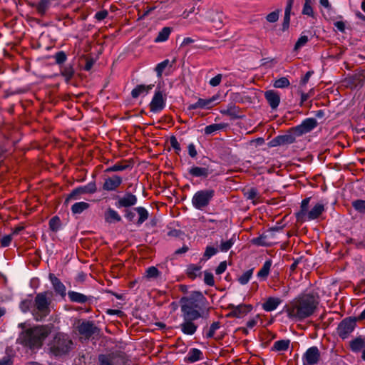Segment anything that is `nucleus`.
Returning <instances> with one entry per match:
<instances>
[{
  "instance_id": "obj_41",
  "label": "nucleus",
  "mask_w": 365,
  "mask_h": 365,
  "mask_svg": "<svg viewBox=\"0 0 365 365\" xmlns=\"http://www.w3.org/2000/svg\"><path fill=\"white\" fill-rule=\"evenodd\" d=\"M172 31V28L164 27L158 34L155 39V42H163L168 39Z\"/></svg>"
},
{
  "instance_id": "obj_3",
  "label": "nucleus",
  "mask_w": 365,
  "mask_h": 365,
  "mask_svg": "<svg viewBox=\"0 0 365 365\" xmlns=\"http://www.w3.org/2000/svg\"><path fill=\"white\" fill-rule=\"evenodd\" d=\"M51 324L36 325L21 331L16 342L31 350L38 349L43 346V341L51 333Z\"/></svg>"
},
{
  "instance_id": "obj_39",
  "label": "nucleus",
  "mask_w": 365,
  "mask_h": 365,
  "mask_svg": "<svg viewBox=\"0 0 365 365\" xmlns=\"http://www.w3.org/2000/svg\"><path fill=\"white\" fill-rule=\"evenodd\" d=\"M134 210L138 214L139 217L136 222L137 225H141L146 221L149 217V213L148 210L143 207H137L134 208Z\"/></svg>"
},
{
  "instance_id": "obj_19",
  "label": "nucleus",
  "mask_w": 365,
  "mask_h": 365,
  "mask_svg": "<svg viewBox=\"0 0 365 365\" xmlns=\"http://www.w3.org/2000/svg\"><path fill=\"white\" fill-rule=\"evenodd\" d=\"M229 307L231 309L230 315L237 318L243 317L252 309L251 304H241L238 306L230 305Z\"/></svg>"
},
{
  "instance_id": "obj_57",
  "label": "nucleus",
  "mask_w": 365,
  "mask_h": 365,
  "mask_svg": "<svg viewBox=\"0 0 365 365\" xmlns=\"http://www.w3.org/2000/svg\"><path fill=\"white\" fill-rule=\"evenodd\" d=\"M217 252V249L212 247V246H207L205 248V251L203 255V258L205 259H207L215 255Z\"/></svg>"
},
{
  "instance_id": "obj_4",
  "label": "nucleus",
  "mask_w": 365,
  "mask_h": 365,
  "mask_svg": "<svg viewBox=\"0 0 365 365\" xmlns=\"http://www.w3.org/2000/svg\"><path fill=\"white\" fill-rule=\"evenodd\" d=\"M48 345L49 352L56 357L68 354L74 348V343L71 336L61 331L53 335Z\"/></svg>"
},
{
  "instance_id": "obj_18",
  "label": "nucleus",
  "mask_w": 365,
  "mask_h": 365,
  "mask_svg": "<svg viewBox=\"0 0 365 365\" xmlns=\"http://www.w3.org/2000/svg\"><path fill=\"white\" fill-rule=\"evenodd\" d=\"M137 200V197L135 195L127 192L123 197L118 198L115 205L118 207H130L135 205Z\"/></svg>"
},
{
  "instance_id": "obj_52",
  "label": "nucleus",
  "mask_w": 365,
  "mask_h": 365,
  "mask_svg": "<svg viewBox=\"0 0 365 365\" xmlns=\"http://www.w3.org/2000/svg\"><path fill=\"white\" fill-rule=\"evenodd\" d=\"M312 5L313 4H310L309 3L304 2L302 9V14L315 18V14L313 10Z\"/></svg>"
},
{
  "instance_id": "obj_32",
  "label": "nucleus",
  "mask_w": 365,
  "mask_h": 365,
  "mask_svg": "<svg viewBox=\"0 0 365 365\" xmlns=\"http://www.w3.org/2000/svg\"><path fill=\"white\" fill-rule=\"evenodd\" d=\"M311 197H306L302 201L300 210L296 214V218L298 222H303L305 220L304 217L308 212V206Z\"/></svg>"
},
{
  "instance_id": "obj_31",
  "label": "nucleus",
  "mask_w": 365,
  "mask_h": 365,
  "mask_svg": "<svg viewBox=\"0 0 365 365\" xmlns=\"http://www.w3.org/2000/svg\"><path fill=\"white\" fill-rule=\"evenodd\" d=\"M294 0H288L284 11V16L282 23V31H286L289 29L290 22L291 10L293 6Z\"/></svg>"
},
{
  "instance_id": "obj_28",
  "label": "nucleus",
  "mask_w": 365,
  "mask_h": 365,
  "mask_svg": "<svg viewBox=\"0 0 365 365\" xmlns=\"http://www.w3.org/2000/svg\"><path fill=\"white\" fill-rule=\"evenodd\" d=\"M324 205L321 203L316 204L310 211L307 212L306 215L308 220H313L317 219L324 212Z\"/></svg>"
},
{
  "instance_id": "obj_1",
  "label": "nucleus",
  "mask_w": 365,
  "mask_h": 365,
  "mask_svg": "<svg viewBox=\"0 0 365 365\" xmlns=\"http://www.w3.org/2000/svg\"><path fill=\"white\" fill-rule=\"evenodd\" d=\"M318 305L319 301L313 294H302L287 303L284 310L288 318L301 322L311 317Z\"/></svg>"
},
{
  "instance_id": "obj_55",
  "label": "nucleus",
  "mask_w": 365,
  "mask_h": 365,
  "mask_svg": "<svg viewBox=\"0 0 365 365\" xmlns=\"http://www.w3.org/2000/svg\"><path fill=\"white\" fill-rule=\"evenodd\" d=\"M220 327V323L219 322H213L210 327L209 331L206 334L207 338H213L215 334V331Z\"/></svg>"
},
{
  "instance_id": "obj_48",
  "label": "nucleus",
  "mask_w": 365,
  "mask_h": 365,
  "mask_svg": "<svg viewBox=\"0 0 365 365\" xmlns=\"http://www.w3.org/2000/svg\"><path fill=\"white\" fill-rule=\"evenodd\" d=\"M290 86V82L287 77H282L274 81L273 86L277 88H284Z\"/></svg>"
},
{
  "instance_id": "obj_24",
  "label": "nucleus",
  "mask_w": 365,
  "mask_h": 365,
  "mask_svg": "<svg viewBox=\"0 0 365 365\" xmlns=\"http://www.w3.org/2000/svg\"><path fill=\"white\" fill-rule=\"evenodd\" d=\"M68 297L71 302L78 304H86L92 298L91 296H87L75 291H68Z\"/></svg>"
},
{
  "instance_id": "obj_2",
  "label": "nucleus",
  "mask_w": 365,
  "mask_h": 365,
  "mask_svg": "<svg viewBox=\"0 0 365 365\" xmlns=\"http://www.w3.org/2000/svg\"><path fill=\"white\" fill-rule=\"evenodd\" d=\"M182 317L199 319L209 314L210 307L206 297L199 291L192 292L189 297L180 300Z\"/></svg>"
},
{
  "instance_id": "obj_60",
  "label": "nucleus",
  "mask_w": 365,
  "mask_h": 365,
  "mask_svg": "<svg viewBox=\"0 0 365 365\" xmlns=\"http://www.w3.org/2000/svg\"><path fill=\"white\" fill-rule=\"evenodd\" d=\"M308 41L309 38L307 36H302L296 42L294 49L297 51L301 47L304 46L308 42Z\"/></svg>"
},
{
  "instance_id": "obj_8",
  "label": "nucleus",
  "mask_w": 365,
  "mask_h": 365,
  "mask_svg": "<svg viewBox=\"0 0 365 365\" xmlns=\"http://www.w3.org/2000/svg\"><path fill=\"white\" fill-rule=\"evenodd\" d=\"M356 317H349L342 319L336 328L338 336L341 339H345L354 331L356 327Z\"/></svg>"
},
{
  "instance_id": "obj_9",
  "label": "nucleus",
  "mask_w": 365,
  "mask_h": 365,
  "mask_svg": "<svg viewBox=\"0 0 365 365\" xmlns=\"http://www.w3.org/2000/svg\"><path fill=\"white\" fill-rule=\"evenodd\" d=\"M282 227H276L270 228L266 234L261 235L252 239L251 242L257 246L271 247L277 242L274 241V231H279Z\"/></svg>"
},
{
  "instance_id": "obj_29",
  "label": "nucleus",
  "mask_w": 365,
  "mask_h": 365,
  "mask_svg": "<svg viewBox=\"0 0 365 365\" xmlns=\"http://www.w3.org/2000/svg\"><path fill=\"white\" fill-rule=\"evenodd\" d=\"M61 75L63 77L65 81L68 83L73 78L75 74V69L73 65L68 64L61 67Z\"/></svg>"
},
{
  "instance_id": "obj_33",
  "label": "nucleus",
  "mask_w": 365,
  "mask_h": 365,
  "mask_svg": "<svg viewBox=\"0 0 365 365\" xmlns=\"http://www.w3.org/2000/svg\"><path fill=\"white\" fill-rule=\"evenodd\" d=\"M202 355L203 354L200 349L192 348L189 351L185 361L188 363H194L202 359Z\"/></svg>"
},
{
  "instance_id": "obj_58",
  "label": "nucleus",
  "mask_w": 365,
  "mask_h": 365,
  "mask_svg": "<svg viewBox=\"0 0 365 365\" xmlns=\"http://www.w3.org/2000/svg\"><path fill=\"white\" fill-rule=\"evenodd\" d=\"M32 304H33L32 300L24 299L21 302L19 307H20L21 310L23 312L26 313V312L30 311Z\"/></svg>"
},
{
  "instance_id": "obj_34",
  "label": "nucleus",
  "mask_w": 365,
  "mask_h": 365,
  "mask_svg": "<svg viewBox=\"0 0 365 365\" xmlns=\"http://www.w3.org/2000/svg\"><path fill=\"white\" fill-rule=\"evenodd\" d=\"M105 220L108 223H115L121 221V217L112 208H108L105 212Z\"/></svg>"
},
{
  "instance_id": "obj_62",
  "label": "nucleus",
  "mask_w": 365,
  "mask_h": 365,
  "mask_svg": "<svg viewBox=\"0 0 365 365\" xmlns=\"http://www.w3.org/2000/svg\"><path fill=\"white\" fill-rule=\"evenodd\" d=\"M83 58H84V59L86 61V64H85V66L83 67V69L85 71H90L92 68V67H93V64L95 63V61L91 57L83 56Z\"/></svg>"
},
{
  "instance_id": "obj_6",
  "label": "nucleus",
  "mask_w": 365,
  "mask_h": 365,
  "mask_svg": "<svg viewBox=\"0 0 365 365\" xmlns=\"http://www.w3.org/2000/svg\"><path fill=\"white\" fill-rule=\"evenodd\" d=\"M128 362L127 354L121 351L102 354L98 356V365H128Z\"/></svg>"
},
{
  "instance_id": "obj_40",
  "label": "nucleus",
  "mask_w": 365,
  "mask_h": 365,
  "mask_svg": "<svg viewBox=\"0 0 365 365\" xmlns=\"http://www.w3.org/2000/svg\"><path fill=\"white\" fill-rule=\"evenodd\" d=\"M289 344L290 341L289 339L277 341L274 343L272 350L275 351H286L288 349Z\"/></svg>"
},
{
  "instance_id": "obj_17",
  "label": "nucleus",
  "mask_w": 365,
  "mask_h": 365,
  "mask_svg": "<svg viewBox=\"0 0 365 365\" xmlns=\"http://www.w3.org/2000/svg\"><path fill=\"white\" fill-rule=\"evenodd\" d=\"M365 81V72L361 71L351 76H348L345 79L346 86L351 88H355L358 86H362Z\"/></svg>"
},
{
  "instance_id": "obj_37",
  "label": "nucleus",
  "mask_w": 365,
  "mask_h": 365,
  "mask_svg": "<svg viewBox=\"0 0 365 365\" xmlns=\"http://www.w3.org/2000/svg\"><path fill=\"white\" fill-rule=\"evenodd\" d=\"M200 269L201 266L200 265L194 264H189L186 272L187 276L191 279H195L197 276L200 275Z\"/></svg>"
},
{
  "instance_id": "obj_10",
  "label": "nucleus",
  "mask_w": 365,
  "mask_h": 365,
  "mask_svg": "<svg viewBox=\"0 0 365 365\" xmlns=\"http://www.w3.org/2000/svg\"><path fill=\"white\" fill-rule=\"evenodd\" d=\"M97 191V185L95 181H92L84 186H80L73 189L67 197L66 201L77 200L83 195L93 194Z\"/></svg>"
},
{
  "instance_id": "obj_27",
  "label": "nucleus",
  "mask_w": 365,
  "mask_h": 365,
  "mask_svg": "<svg viewBox=\"0 0 365 365\" xmlns=\"http://www.w3.org/2000/svg\"><path fill=\"white\" fill-rule=\"evenodd\" d=\"M365 348V337L359 336L349 341V349L353 352H359Z\"/></svg>"
},
{
  "instance_id": "obj_54",
  "label": "nucleus",
  "mask_w": 365,
  "mask_h": 365,
  "mask_svg": "<svg viewBox=\"0 0 365 365\" xmlns=\"http://www.w3.org/2000/svg\"><path fill=\"white\" fill-rule=\"evenodd\" d=\"M235 242L234 238H231L227 241H222L221 242V244L220 245V250L222 252H227L233 245Z\"/></svg>"
},
{
  "instance_id": "obj_63",
  "label": "nucleus",
  "mask_w": 365,
  "mask_h": 365,
  "mask_svg": "<svg viewBox=\"0 0 365 365\" xmlns=\"http://www.w3.org/2000/svg\"><path fill=\"white\" fill-rule=\"evenodd\" d=\"M11 240H12V235H8L4 236L1 239V247H6L9 246V245L11 242Z\"/></svg>"
},
{
  "instance_id": "obj_45",
  "label": "nucleus",
  "mask_w": 365,
  "mask_h": 365,
  "mask_svg": "<svg viewBox=\"0 0 365 365\" xmlns=\"http://www.w3.org/2000/svg\"><path fill=\"white\" fill-rule=\"evenodd\" d=\"M225 127H226V125L223 124V123H218V124L215 123V124L209 125L205 127V133L206 135H210V134H212L217 130L223 129Z\"/></svg>"
},
{
  "instance_id": "obj_16",
  "label": "nucleus",
  "mask_w": 365,
  "mask_h": 365,
  "mask_svg": "<svg viewBox=\"0 0 365 365\" xmlns=\"http://www.w3.org/2000/svg\"><path fill=\"white\" fill-rule=\"evenodd\" d=\"M123 182L120 176L115 175L105 178L102 189L106 191H115Z\"/></svg>"
},
{
  "instance_id": "obj_25",
  "label": "nucleus",
  "mask_w": 365,
  "mask_h": 365,
  "mask_svg": "<svg viewBox=\"0 0 365 365\" xmlns=\"http://www.w3.org/2000/svg\"><path fill=\"white\" fill-rule=\"evenodd\" d=\"M217 99V97L213 96L208 99L199 98L197 101L193 104L189 106V110H195L197 108H212V103Z\"/></svg>"
},
{
  "instance_id": "obj_26",
  "label": "nucleus",
  "mask_w": 365,
  "mask_h": 365,
  "mask_svg": "<svg viewBox=\"0 0 365 365\" xmlns=\"http://www.w3.org/2000/svg\"><path fill=\"white\" fill-rule=\"evenodd\" d=\"M282 303V299L278 297H269L262 304V309L266 312H272Z\"/></svg>"
},
{
  "instance_id": "obj_51",
  "label": "nucleus",
  "mask_w": 365,
  "mask_h": 365,
  "mask_svg": "<svg viewBox=\"0 0 365 365\" xmlns=\"http://www.w3.org/2000/svg\"><path fill=\"white\" fill-rule=\"evenodd\" d=\"M253 270H254V269L252 268V269H250L246 271L242 276H240L238 278V282L241 284H247L252 275Z\"/></svg>"
},
{
  "instance_id": "obj_38",
  "label": "nucleus",
  "mask_w": 365,
  "mask_h": 365,
  "mask_svg": "<svg viewBox=\"0 0 365 365\" xmlns=\"http://www.w3.org/2000/svg\"><path fill=\"white\" fill-rule=\"evenodd\" d=\"M272 260L271 259H269V260H267L262 267L259 269V271L257 272V277L261 279H263V280H265L269 274V271H270V268H271V266H272Z\"/></svg>"
},
{
  "instance_id": "obj_59",
  "label": "nucleus",
  "mask_w": 365,
  "mask_h": 365,
  "mask_svg": "<svg viewBox=\"0 0 365 365\" xmlns=\"http://www.w3.org/2000/svg\"><path fill=\"white\" fill-rule=\"evenodd\" d=\"M204 282L208 286H214L215 284V280H214V276L212 273L208 272H205L204 273Z\"/></svg>"
},
{
  "instance_id": "obj_49",
  "label": "nucleus",
  "mask_w": 365,
  "mask_h": 365,
  "mask_svg": "<svg viewBox=\"0 0 365 365\" xmlns=\"http://www.w3.org/2000/svg\"><path fill=\"white\" fill-rule=\"evenodd\" d=\"M169 64H170V61L168 59H165L156 66L155 71L158 78L162 77L164 70Z\"/></svg>"
},
{
  "instance_id": "obj_20",
  "label": "nucleus",
  "mask_w": 365,
  "mask_h": 365,
  "mask_svg": "<svg viewBox=\"0 0 365 365\" xmlns=\"http://www.w3.org/2000/svg\"><path fill=\"white\" fill-rule=\"evenodd\" d=\"M184 322L180 324L181 331L187 335H192L195 333L197 325L195 324L193 321L197 319H192L191 317H182Z\"/></svg>"
},
{
  "instance_id": "obj_36",
  "label": "nucleus",
  "mask_w": 365,
  "mask_h": 365,
  "mask_svg": "<svg viewBox=\"0 0 365 365\" xmlns=\"http://www.w3.org/2000/svg\"><path fill=\"white\" fill-rule=\"evenodd\" d=\"M154 87L153 84L145 86L143 84L138 85L135 88H133L131 91V96L133 98H137L144 92L148 93Z\"/></svg>"
},
{
  "instance_id": "obj_35",
  "label": "nucleus",
  "mask_w": 365,
  "mask_h": 365,
  "mask_svg": "<svg viewBox=\"0 0 365 365\" xmlns=\"http://www.w3.org/2000/svg\"><path fill=\"white\" fill-rule=\"evenodd\" d=\"M244 196L247 200H252L254 205L259 202V198L260 197L257 188L251 187L248 190H243Z\"/></svg>"
},
{
  "instance_id": "obj_50",
  "label": "nucleus",
  "mask_w": 365,
  "mask_h": 365,
  "mask_svg": "<svg viewBox=\"0 0 365 365\" xmlns=\"http://www.w3.org/2000/svg\"><path fill=\"white\" fill-rule=\"evenodd\" d=\"M160 271L154 266L148 267L145 271V277L148 279L157 278L160 276Z\"/></svg>"
},
{
  "instance_id": "obj_12",
  "label": "nucleus",
  "mask_w": 365,
  "mask_h": 365,
  "mask_svg": "<svg viewBox=\"0 0 365 365\" xmlns=\"http://www.w3.org/2000/svg\"><path fill=\"white\" fill-rule=\"evenodd\" d=\"M77 330L81 336L89 339L93 335L98 334L100 329L91 321H83L78 324Z\"/></svg>"
},
{
  "instance_id": "obj_23",
  "label": "nucleus",
  "mask_w": 365,
  "mask_h": 365,
  "mask_svg": "<svg viewBox=\"0 0 365 365\" xmlns=\"http://www.w3.org/2000/svg\"><path fill=\"white\" fill-rule=\"evenodd\" d=\"M264 98L272 109H276L280 103V96L277 91L269 90L264 93Z\"/></svg>"
},
{
  "instance_id": "obj_15",
  "label": "nucleus",
  "mask_w": 365,
  "mask_h": 365,
  "mask_svg": "<svg viewBox=\"0 0 365 365\" xmlns=\"http://www.w3.org/2000/svg\"><path fill=\"white\" fill-rule=\"evenodd\" d=\"M320 352L317 346L309 348L303 356V365L317 364L320 359Z\"/></svg>"
},
{
  "instance_id": "obj_42",
  "label": "nucleus",
  "mask_w": 365,
  "mask_h": 365,
  "mask_svg": "<svg viewBox=\"0 0 365 365\" xmlns=\"http://www.w3.org/2000/svg\"><path fill=\"white\" fill-rule=\"evenodd\" d=\"M129 165L125 160H122L113 165V166L108 167L106 169V173L118 172L122 171L127 169Z\"/></svg>"
},
{
  "instance_id": "obj_47",
  "label": "nucleus",
  "mask_w": 365,
  "mask_h": 365,
  "mask_svg": "<svg viewBox=\"0 0 365 365\" xmlns=\"http://www.w3.org/2000/svg\"><path fill=\"white\" fill-rule=\"evenodd\" d=\"M351 205L353 208L361 214H365V200H356L352 201Z\"/></svg>"
},
{
  "instance_id": "obj_56",
  "label": "nucleus",
  "mask_w": 365,
  "mask_h": 365,
  "mask_svg": "<svg viewBox=\"0 0 365 365\" xmlns=\"http://www.w3.org/2000/svg\"><path fill=\"white\" fill-rule=\"evenodd\" d=\"M280 11L277 9L267 15L266 19L269 23L277 22L279 19Z\"/></svg>"
},
{
  "instance_id": "obj_46",
  "label": "nucleus",
  "mask_w": 365,
  "mask_h": 365,
  "mask_svg": "<svg viewBox=\"0 0 365 365\" xmlns=\"http://www.w3.org/2000/svg\"><path fill=\"white\" fill-rule=\"evenodd\" d=\"M49 229L56 232L61 226V222L59 217L58 216H53L50 220H49Z\"/></svg>"
},
{
  "instance_id": "obj_43",
  "label": "nucleus",
  "mask_w": 365,
  "mask_h": 365,
  "mask_svg": "<svg viewBox=\"0 0 365 365\" xmlns=\"http://www.w3.org/2000/svg\"><path fill=\"white\" fill-rule=\"evenodd\" d=\"M90 205L86 202H78L73 204L71 207V212L73 214H81L84 210H87Z\"/></svg>"
},
{
  "instance_id": "obj_22",
  "label": "nucleus",
  "mask_w": 365,
  "mask_h": 365,
  "mask_svg": "<svg viewBox=\"0 0 365 365\" xmlns=\"http://www.w3.org/2000/svg\"><path fill=\"white\" fill-rule=\"evenodd\" d=\"M212 170H210L208 166H192L189 169L188 173L192 177L202 178L205 179L212 173Z\"/></svg>"
},
{
  "instance_id": "obj_14",
  "label": "nucleus",
  "mask_w": 365,
  "mask_h": 365,
  "mask_svg": "<svg viewBox=\"0 0 365 365\" xmlns=\"http://www.w3.org/2000/svg\"><path fill=\"white\" fill-rule=\"evenodd\" d=\"M317 121L315 118H309L304 120L302 123L294 127V131L298 136L309 133L317 126Z\"/></svg>"
},
{
  "instance_id": "obj_30",
  "label": "nucleus",
  "mask_w": 365,
  "mask_h": 365,
  "mask_svg": "<svg viewBox=\"0 0 365 365\" xmlns=\"http://www.w3.org/2000/svg\"><path fill=\"white\" fill-rule=\"evenodd\" d=\"M220 113L233 119L240 118V109L234 104L229 105L226 109L221 110Z\"/></svg>"
},
{
  "instance_id": "obj_44",
  "label": "nucleus",
  "mask_w": 365,
  "mask_h": 365,
  "mask_svg": "<svg viewBox=\"0 0 365 365\" xmlns=\"http://www.w3.org/2000/svg\"><path fill=\"white\" fill-rule=\"evenodd\" d=\"M49 0H40L39 2L36 5L37 12L41 16H43L49 6Z\"/></svg>"
},
{
  "instance_id": "obj_53",
  "label": "nucleus",
  "mask_w": 365,
  "mask_h": 365,
  "mask_svg": "<svg viewBox=\"0 0 365 365\" xmlns=\"http://www.w3.org/2000/svg\"><path fill=\"white\" fill-rule=\"evenodd\" d=\"M53 58L55 59L56 63L61 65L66 61L67 56L64 51H61L56 53Z\"/></svg>"
},
{
  "instance_id": "obj_13",
  "label": "nucleus",
  "mask_w": 365,
  "mask_h": 365,
  "mask_svg": "<svg viewBox=\"0 0 365 365\" xmlns=\"http://www.w3.org/2000/svg\"><path fill=\"white\" fill-rule=\"evenodd\" d=\"M166 95L160 89L156 90L149 104L150 110L153 113L161 111L165 106Z\"/></svg>"
},
{
  "instance_id": "obj_11",
  "label": "nucleus",
  "mask_w": 365,
  "mask_h": 365,
  "mask_svg": "<svg viewBox=\"0 0 365 365\" xmlns=\"http://www.w3.org/2000/svg\"><path fill=\"white\" fill-rule=\"evenodd\" d=\"M297 137L299 136L294 131V127H292L284 135H280L274 138L271 140L270 144L273 147L292 144L295 142Z\"/></svg>"
},
{
  "instance_id": "obj_64",
  "label": "nucleus",
  "mask_w": 365,
  "mask_h": 365,
  "mask_svg": "<svg viewBox=\"0 0 365 365\" xmlns=\"http://www.w3.org/2000/svg\"><path fill=\"white\" fill-rule=\"evenodd\" d=\"M108 15V12L107 10H101V11H98L96 15H95V18L98 20V21H102L103 19H105Z\"/></svg>"
},
{
  "instance_id": "obj_61",
  "label": "nucleus",
  "mask_w": 365,
  "mask_h": 365,
  "mask_svg": "<svg viewBox=\"0 0 365 365\" xmlns=\"http://www.w3.org/2000/svg\"><path fill=\"white\" fill-rule=\"evenodd\" d=\"M170 145L175 149V151L177 154H179L181 150V148L180 143H178L176 137L175 135H172L170 138Z\"/></svg>"
},
{
  "instance_id": "obj_5",
  "label": "nucleus",
  "mask_w": 365,
  "mask_h": 365,
  "mask_svg": "<svg viewBox=\"0 0 365 365\" xmlns=\"http://www.w3.org/2000/svg\"><path fill=\"white\" fill-rule=\"evenodd\" d=\"M52 293L48 292L38 293L36 295L33 309L31 310L36 321H41L50 314L51 303L50 297Z\"/></svg>"
},
{
  "instance_id": "obj_7",
  "label": "nucleus",
  "mask_w": 365,
  "mask_h": 365,
  "mask_svg": "<svg viewBox=\"0 0 365 365\" xmlns=\"http://www.w3.org/2000/svg\"><path fill=\"white\" fill-rule=\"evenodd\" d=\"M214 195L215 190L212 189L199 190L192 197V205L196 209L202 210L210 204Z\"/></svg>"
},
{
  "instance_id": "obj_21",
  "label": "nucleus",
  "mask_w": 365,
  "mask_h": 365,
  "mask_svg": "<svg viewBox=\"0 0 365 365\" xmlns=\"http://www.w3.org/2000/svg\"><path fill=\"white\" fill-rule=\"evenodd\" d=\"M48 278L52 284L55 292L61 297H64L66 295V288L61 280L53 273H50Z\"/></svg>"
}]
</instances>
